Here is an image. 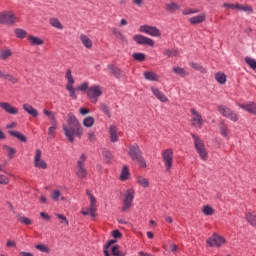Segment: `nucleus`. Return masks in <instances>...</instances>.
Returning <instances> with one entry per match:
<instances>
[{"label":"nucleus","instance_id":"obj_40","mask_svg":"<svg viewBox=\"0 0 256 256\" xmlns=\"http://www.w3.org/2000/svg\"><path fill=\"white\" fill-rule=\"evenodd\" d=\"M85 163H87V154H81L77 160V167H85Z\"/></svg>","mask_w":256,"mask_h":256},{"label":"nucleus","instance_id":"obj_8","mask_svg":"<svg viewBox=\"0 0 256 256\" xmlns=\"http://www.w3.org/2000/svg\"><path fill=\"white\" fill-rule=\"evenodd\" d=\"M100 95H103V88L99 85H94L87 90V96L92 103H97Z\"/></svg>","mask_w":256,"mask_h":256},{"label":"nucleus","instance_id":"obj_28","mask_svg":"<svg viewBox=\"0 0 256 256\" xmlns=\"http://www.w3.org/2000/svg\"><path fill=\"white\" fill-rule=\"evenodd\" d=\"M28 41H29L30 45H33V46H39V45H43V43H45V41H43V39H41L37 36H34V35L28 36Z\"/></svg>","mask_w":256,"mask_h":256},{"label":"nucleus","instance_id":"obj_48","mask_svg":"<svg viewBox=\"0 0 256 256\" xmlns=\"http://www.w3.org/2000/svg\"><path fill=\"white\" fill-rule=\"evenodd\" d=\"M132 57L135 61L142 62V61H145L146 56L144 53H134L132 54Z\"/></svg>","mask_w":256,"mask_h":256},{"label":"nucleus","instance_id":"obj_55","mask_svg":"<svg viewBox=\"0 0 256 256\" xmlns=\"http://www.w3.org/2000/svg\"><path fill=\"white\" fill-rule=\"evenodd\" d=\"M101 111L107 115V117H111V111H109V107L105 104H101Z\"/></svg>","mask_w":256,"mask_h":256},{"label":"nucleus","instance_id":"obj_33","mask_svg":"<svg viewBox=\"0 0 256 256\" xmlns=\"http://www.w3.org/2000/svg\"><path fill=\"white\" fill-rule=\"evenodd\" d=\"M136 183H138V185H140V187H143L144 189H147V187H149V179L143 176H137Z\"/></svg>","mask_w":256,"mask_h":256},{"label":"nucleus","instance_id":"obj_35","mask_svg":"<svg viewBox=\"0 0 256 256\" xmlns=\"http://www.w3.org/2000/svg\"><path fill=\"white\" fill-rule=\"evenodd\" d=\"M82 123L84 127L91 128L95 125V118L93 116H87L83 119Z\"/></svg>","mask_w":256,"mask_h":256},{"label":"nucleus","instance_id":"obj_58","mask_svg":"<svg viewBox=\"0 0 256 256\" xmlns=\"http://www.w3.org/2000/svg\"><path fill=\"white\" fill-rule=\"evenodd\" d=\"M132 3L136 7H143L145 5V0H132Z\"/></svg>","mask_w":256,"mask_h":256},{"label":"nucleus","instance_id":"obj_24","mask_svg":"<svg viewBox=\"0 0 256 256\" xmlns=\"http://www.w3.org/2000/svg\"><path fill=\"white\" fill-rule=\"evenodd\" d=\"M143 76L146 81H159V75L153 71H145L143 72Z\"/></svg>","mask_w":256,"mask_h":256},{"label":"nucleus","instance_id":"obj_32","mask_svg":"<svg viewBox=\"0 0 256 256\" xmlns=\"http://www.w3.org/2000/svg\"><path fill=\"white\" fill-rule=\"evenodd\" d=\"M76 176L78 179H87V168L76 167Z\"/></svg>","mask_w":256,"mask_h":256},{"label":"nucleus","instance_id":"obj_17","mask_svg":"<svg viewBox=\"0 0 256 256\" xmlns=\"http://www.w3.org/2000/svg\"><path fill=\"white\" fill-rule=\"evenodd\" d=\"M240 109L247 111V113H251V115H256V103L248 102L246 104H238Z\"/></svg>","mask_w":256,"mask_h":256},{"label":"nucleus","instance_id":"obj_36","mask_svg":"<svg viewBox=\"0 0 256 256\" xmlns=\"http://www.w3.org/2000/svg\"><path fill=\"white\" fill-rule=\"evenodd\" d=\"M172 70L173 73H175L176 75H180V77H185L186 75H188L187 71H185V68H181L179 66H174Z\"/></svg>","mask_w":256,"mask_h":256},{"label":"nucleus","instance_id":"obj_46","mask_svg":"<svg viewBox=\"0 0 256 256\" xmlns=\"http://www.w3.org/2000/svg\"><path fill=\"white\" fill-rule=\"evenodd\" d=\"M56 129H57V124L52 125L51 127L48 128L49 139H55Z\"/></svg>","mask_w":256,"mask_h":256},{"label":"nucleus","instance_id":"obj_63","mask_svg":"<svg viewBox=\"0 0 256 256\" xmlns=\"http://www.w3.org/2000/svg\"><path fill=\"white\" fill-rule=\"evenodd\" d=\"M6 247H17V243L11 239H8L6 242Z\"/></svg>","mask_w":256,"mask_h":256},{"label":"nucleus","instance_id":"obj_60","mask_svg":"<svg viewBox=\"0 0 256 256\" xmlns=\"http://www.w3.org/2000/svg\"><path fill=\"white\" fill-rule=\"evenodd\" d=\"M79 113L80 115H89V113H91V110L89 108L82 107L79 109Z\"/></svg>","mask_w":256,"mask_h":256},{"label":"nucleus","instance_id":"obj_39","mask_svg":"<svg viewBox=\"0 0 256 256\" xmlns=\"http://www.w3.org/2000/svg\"><path fill=\"white\" fill-rule=\"evenodd\" d=\"M127 179H129V168L127 166H123L120 174V181H127Z\"/></svg>","mask_w":256,"mask_h":256},{"label":"nucleus","instance_id":"obj_19","mask_svg":"<svg viewBox=\"0 0 256 256\" xmlns=\"http://www.w3.org/2000/svg\"><path fill=\"white\" fill-rule=\"evenodd\" d=\"M0 79H4V81H9V83H12V85H16V83H19V80L15 76L1 70H0Z\"/></svg>","mask_w":256,"mask_h":256},{"label":"nucleus","instance_id":"obj_45","mask_svg":"<svg viewBox=\"0 0 256 256\" xmlns=\"http://www.w3.org/2000/svg\"><path fill=\"white\" fill-rule=\"evenodd\" d=\"M202 213L209 216V215H213V213H215V210L213 209V207L206 205L202 207Z\"/></svg>","mask_w":256,"mask_h":256},{"label":"nucleus","instance_id":"obj_27","mask_svg":"<svg viewBox=\"0 0 256 256\" xmlns=\"http://www.w3.org/2000/svg\"><path fill=\"white\" fill-rule=\"evenodd\" d=\"M90 211H91V217L92 219H95V212L97 211V200L95 199V196L90 195Z\"/></svg>","mask_w":256,"mask_h":256},{"label":"nucleus","instance_id":"obj_6","mask_svg":"<svg viewBox=\"0 0 256 256\" xmlns=\"http://www.w3.org/2000/svg\"><path fill=\"white\" fill-rule=\"evenodd\" d=\"M0 23L3 25H15L17 23V15L11 11L0 12Z\"/></svg>","mask_w":256,"mask_h":256},{"label":"nucleus","instance_id":"obj_50","mask_svg":"<svg viewBox=\"0 0 256 256\" xmlns=\"http://www.w3.org/2000/svg\"><path fill=\"white\" fill-rule=\"evenodd\" d=\"M245 61H246L247 65H249V67H251V69H253V70L256 69V61H255V59H253L251 57H246Z\"/></svg>","mask_w":256,"mask_h":256},{"label":"nucleus","instance_id":"obj_12","mask_svg":"<svg viewBox=\"0 0 256 256\" xmlns=\"http://www.w3.org/2000/svg\"><path fill=\"white\" fill-rule=\"evenodd\" d=\"M190 113L192 115V126L201 129L204 123L203 117L197 112V110H195V108H192Z\"/></svg>","mask_w":256,"mask_h":256},{"label":"nucleus","instance_id":"obj_15","mask_svg":"<svg viewBox=\"0 0 256 256\" xmlns=\"http://www.w3.org/2000/svg\"><path fill=\"white\" fill-rule=\"evenodd\" d=\"M164 9L166 13L175 14L181 11V5L177 4V2H168L164 5Z\"/></svg>","mask_w":256,"mask_h":256},{"label":"nucleus","instance_id":"obj_49","mask_svg":"<svg viewBox=\"0 0 256 256\" xmlns=\"http://www.w3.org/2000/svg\"><path fill=\"white\" fill-rule=\"evenodd\" d=\"M18 221L22 223L23 225H33V221H31L29 218L26 216H20L18 218Z\"/></svg>","mask_w":256,"mask_h":256},{"label":"nucleus","instance_id":"obj_4","mask_svg":"<svg viewBox=\"0 0 256 256\" xmlns=\"http://www.w3.org/2000/svg\"><path fill=\"white\" fill-rule=\"evenodd\" d=\"M219 114L224 116L226 119H229L230 121H233V123H237L239 121V115L235 113L231 108L225 106V105H219L217 107Z\"/></svg>","mask_w":256,"mask_h":256},{"label":"nucleus","instance_id":"obj_56","mask_svg":"<svg viewBox=\"0 0 256 256\" xmlns=\"http://www.w3.org/2000/svg\"><path fill=\"white\" fill-rule=\"evenodd\" d=\"M0 185H9V177L0 175Z\"/></svg>","mask_w":256,"mask_h":256},{"label":"nucleus","instance_id":"obj_41","mask_svg":"<svg viewBox=\"0 0 256 256\" xmlns=\"http://www.w3.org/2000/svg\"><path fill=\"white\" fill-rule=\"evenodd\" d=\"M15 35L18 39H25L27 37V31L21 28L15 29Z\"/></svg>","mask_w":256,"mask_h":256},{"label":"nucleus","instance_id":"obj_7","mask_svg":"<svg viewBox=\"0 0 256 256\" xmlns=\"http://www.w3.org/2000/svg\"><path fill=\"white\" fill-rule=\"evenodd\" d=\"M65 78L67 79L66 89L69 91L71 99H77V94L75 93L76 90L75 87H73V85H75V79H73L71 69L66 71Z\"/></svg>","mask_w":256,"mask_h":256},{"label":"nucleus","instance_id":"obj_1","mask_svg":"<svg viewBox=\"0 0 256 256\" xmlns=\"http://www.w3.org/2000/svg\"><path fill=\"white\" fill-rule=\"evenodd\" d=\"M62 129L69 143H74L75 137L79 139L83 137V126H81V122L73 114H68L67 125L64 124Z\"/></svg>","mask_w":256,"mask_h":256},{"label":"nucleus","instance_id":"obj_47","mask_svg":"<svg viewBox=\"0 0 256 256\" xmlns=\"http://www.w3.org/2000/svg\"><path fill=\"white\" fill-rule=\"evenodd\" d=\"M164 55H166L167 57H177V55H179V52L175 49H166L164 51Z\"/></svg>","mask_w":256,"mask_h":256},{"label":"nucleus","instance_id":"obj_9","mask_svg":"<svg viewBox=\"0 0 256 256\" xmlns=\"http://www.w3.org/2000/svg\"><path fill=\"white\" fill-rule=\"evenodd\" d=\"M133 199H135V192L133 190H127L123 198L122 211L124 213L131 209V205H133Z\"/></svg>","mask_w":256,"mask_h":256},{"label":"nucleus","instance_id":"obj_43","mask_svg":"<svg viewBox=\"0 0 256 256\" xmlns=\"http://www.w3.org/2000/svg\"><path fill=\"white\" fill-rule=\"evenodd\" d=\"M112 33L117 37V39H121V41H125V35L118 28H112Z\"/></svg>","mask_w":256,"mask_h":256},{"label":"nucleus","instance_id":"obj_61","mask_svg":"<svg viewBox=\"0 0 256 256\" xmlns=\"http://www.w3.org/2000/svg\"><path fill=\"white\" fill-rule=\"evenodd\" d=\"M56 217L58 219H60L61 221H63L64 223H66L67 225H69V220H67V217L63 214H56Z\"/></svg>","mask_w":256,"mask_h":256},{"label":"nucleus","instance_id":"obj_57","mask_svg":"<svg viewBox=\"0 0 256 256\" xmlns=\"http://www.w3.org/2000/svg\"><path fill=\"white\" fill-rule=\"evenodd\" d=\"M89 89V83L84 82L78 86L77 91H87Z\"/></svg>","mask_w":256,"mask_h":256},{"label":"nucleus","instance_id":"obj_14","mask_svg":"<svg viewBox=\"0 0 256 256\" xmlns=\"http://www.w3.org/2000/svg\"><path fill=\"white\" fill-rule=\"evenodd\" d=\"M41 149H37L34 156V167L38 169H47V162L41 159Z\"/></svg>","mask_w":256,"mask_h":256},{"label":"nucleus","instance_id":"obj_42","mask_svg":"<svg viewBox=\"0 0 256 256\" xmlns=\"http://www.w3.org/2000/svg\"><path fill=\"white\" fill-rule=\"evenodd\" d=\"M190 67H192V69H195L196 71H200V73H207V69H205L203 66L195 62L190 63Z\"/></svg>","mask_w":256,"mask_h":256},{"label":"nucleus","instance_id":"obj_59","mask_svg":"<svg viewBox=\"0 0 256 256\" xmlns=\"http://www.w3.org/2000/svg\"><path fill=\"white\" fill-rule=\"evenodd\" d=\"M112 237H114V239H121L123 234H121L119 230H114L112 231Z\"/></svg>","mask_w":256,"mask_h":256},{"label":"nucleus","instance_id":"obj_21","mask_svg":"<svg viewBox=\"0 0 256 256\" xmlns=\"http://www.w3.org/2000/svg\"><path fill=\"white\" fill-rule=\"evenodd\" d=\"M109 135L111 143H117V141H119V135L117 134V126L111 125L109 127Z\"/></svg>","mask_w":256,"mask_h":256},{"label":"nucleus","instance_id":"obj_37","mask_svg":"<svg viewBox=\"0 0 256 256\" xmlns=\"http://www.w3.org/2000/svg\"><path fill=\"white\" fill-rule=\"evenodd\" d=\"M236 9L238 11H244V12H248V13H253V7L247 5V4H237Z\"/></svg>","mask_w":256,"mask_h":256},{"label":"nucleus","instance_id":"obj_3","mask_svg":"<svg viewBox=\"0 0 256 256\" xmlns=\"http://www.w3.org/2000/svg\"><path fill=\"white\" fill-rule=\"evenodd\" d=\"M192 137L194 139V147L202 161H207V149L205 148V144L202 142L201 139H199V136L192 134Z\"/></svg>","mask_w":256,"mask_h":256},{"label":"nucleus","instance_id":"obj_53","mask_svg":"<svg viewBox=\"0 0 256 256\" xmlns=\"http://www.w3.org/2000/svg\"><path fill=\"white\" fill-rule=\"evenodd\" d=\"M103 157H105L106 161L109 163V161H111V159H113V154L109 150H104Z\"/></svg>","mask_w":256,"mask_h":256},{"label":"nucleus","instance_id":"obj_64","mask_svg":"<svg viewBox=\"0 0 256 256\" xmlns=\"http://www.w3.org/2000/svg\"><path fill=\"white\" fill-rule=\"evenodd\" d=\"M222 7H228V9L237 10V4H228V3H224V4L222 5Z\"/></svg>","mask_w":256,"mask_h":256},{"label":"nucleus","instance_id":"obj_16","mask_svg":"<svg viewBox=\"0 0 256 256\" xmlns=\"http://www.w3.org/2000/svg\"><path fill=\"white\" fill-rule=\"evenodd\" d=\"M0 107L6 111V113H9V115H17V113H19V109L9 104V102H0Z\"/></svg>","mask_w":256,"mask_h":256},{"label":"nucleus","instance_id":"obj_22","mask_svg":"<svg viewBox=\"0 0 256 256\" xmlns=\"http://www.w3.org/2000/svg\"><path fill=\"white\" fill-rule=\"evenodd\" d=\"M23 109L26 111V113H28V115H31V117H39V112L37 109L30 104H23Z\"/></svg>","mask_w":256,"mask_h":256},{"label":"nucleus","instance_id":"obj_30","mask_svg":"<svg viewBox=\"0 0 256 256\" xmlns=\"http://www.w3.org/2000/svg\"><path fill=\"white\" fill-rule=\"evenodd\" d=\"M49 23L51 27H54L55 29H59L60 31L63 30V24H61V21H59V18L52 17L49 19Z\"/></svg>","mask_w":256,"mask_h":256},{"label":"nucleus","instance_id":"obj_2","mask_svg":"<svg viewBox=\"0 0 256 256\" xmlns=\"http://www.w3.org/2000/svg\"><path fill=\"white\" fill-rule=\"evenodd\" d=\"M128 155L132 159V161H134V163L139 165V167H147L145 158H143V152H141V148H139L138 144H134L129 147Z\"/></svg>","mask_w":256,"mask_h":256},{"label":"nucleus","instance_id":"obj_18","mask_svg":"<svg viewBox=\"0 0 256 256\" xmlns=\"http://www.w3.org/2000/svg\"><path fill=\"white\" fill-rule=\"evenodd\" d=\"M151 91H152L154 97H156V99H158V101H161V103H167V101H169V99L157 87L152 86Z\"/></svg>","mask_w":256,"mask_h":256},{"label":"nucleus","instance_id":"obj_11","mask_svg":"<svg viewBox=\"0 0 256 256\" xmlns=\"http://www.w3.org/2000/svg\"><path fill=\"white\" fill-rule=\"evenodd\" d=\"M133 40L138 43V45H148V47H154L155 41L149 37L143 36L141 34H135Z\"/></svg>","mask_w":256,"mask_h":256},{"label":"nucleus","instance_id":"obj_26","mask_svg":"<svg viewBox=\"0 0 256 256\" xmlns=\"http://www.w3.org/2000/svg\"><path fill=\"white\" fill-rule=\"evenodd\" d=\"M108 70L110 71L111 75H114V77H123V71L120 68H117L113 66V64L108 65Z\"/></svg>","mask_w":256,"mask_h":256},{"label":"nucleus","instance_id":"obj_29","mask_svg":"<svg viewBox=\"0 0 256 256\" xmlns=\"http://www.w3.org/2000/svg\"><path fill=\"white\" fill-rule=\"evenodd\" d=\"M80 41L82 45L86 47V49H91V47H93V41H91L90 38H88L85 34L80 35Z\"/></svg>","mask_w":256,"mask_h":256},{"label":"nucleus","instance_id":"obj_51","mask_svg":"<svg viewBox=\"0 0 256 256\" xmlns=\"http://www.w3.org/2000/svg\"><path fill=\"white\" fill-rule=\"evenodd\" d=\"M112 255H114V256H125V252L119 251V246H112Z\"/></svg>","mask_w":256,"mask_h":256},{"label":"nucleus","instance_id":"obj_34","mask_svg":"<svg viewBox=\"0 0 256 256\" xmlns=\"http://www.w3.org/2000/svg\"><path fill=\"white\" fill-rule=\"evenodd\" d=\"M215 79L220 85H225V83H227V76L223 72H217L215 74Z\"/></svg>","mask_w":256,"mask_h":256},{"label":"nucleus","instance_id":"obj_52","mask_svg":"<svg viewBox=\"0 0 256 256\" xmlns=\"http://www.w3.org/2000/svg\"><path fill=\"white\" fill-rule=\"evenodd\" d=\"M35 248L42 253H49V247H47L46 245L38 244L35 246Z\"/></svg>","mask_w":256,"mask_h":256},{"label":"nucleus","instance_id":"obj_5","mask_svg":"<svg viewBox=\"0 0 256 256\" xmlns=\"http://www.w3.org/2000/svg\"><path fill=\"white\" fill-rule=\"evenodd\" d=\"M162 161L165 165L166 173H169L173 167V149L169 148L162 152Z\"/></svg>","mask_w":256,"mask_h":256},{"label":"nucleus","instance_id":"obj_23","mask_svg":"<svg viewBox=\"0 0 256 256\" xmlns=\"http://www.w3.org/2000/svg\"><path fill=\"white\" fill-rule=\"evenodd\" d=\"M245 219L249 225L256 227V213L255 212H246Z\"/></svg>","mask_w":256,"mask_h":256},{"label":"nucleus","instance_id":"obj_10","mask_svg":"<svg viewBox=\"0 0 256 256\" xmlns=\"http://www.w3.org/2000/svg\"><path fill=\"white\" fill-rule=\"evenodd\" d=\"M140 33L150 35V37H161V30L155 26L142 25L139 27Z\"/></svg>","mask_w":256,"mask_h":256},{"label":"nucleus","instance_id":"obj_54","mask_svg":"<svg viewBox=\"0 0 256 256\" xmlns=\"http://www.w3.org/2000/svg\"><path fill=\"white\" fill-rule=\"evenodd\" d=\"M59 197H61V191L54 190L51 194V199H53L54 201H59Z\"/></svg>","mask_w":256,"mask_h":256},{"label":"nucleus","instance_id":"obj_38","mask_svg":"<svg viewBox=\"0 0 256 256\" xmlns=\"http://www.w3.org/2000/svg\"><path fill=\"white\" fill-rule=\"evenodd\" d=\"M12 55H13V52H11V50H9V49H5V50L0 51V59L2 61H5V60L9 59V57H11Z\"/></svg>","mask_w":256,"mask_h":256},{"label":"nucleus","instance_id":"obj_13","mask_svg":"<svg viewBox=\"0 0 256 256\" xmlns=\"http://www.w3.org/2000/svg\"><path fill=\"white\" fill-rule=\"evenodd\" d=\"M225 243V238L222 236H219L217 234H214L207 240V244L209 247H221Z\"/></svg>","mask_w":256,"mask_h":256},{"label":"nucleus","instance_id":"obj_62","mask_svg":"<svg viewBox=\"0 0 256 256\" xmlns=\"http://www.w3.org/2000/svg\"><path fill=\"white\" fill-rule=\"evenodd\" d=\"M17 153V150L15 148H8V157L9 159H13V156Z\"/></svg>","mask_w":256,"mask_h":256},{"label":"nucleus","instance_id":"obj_25","mask_svg":"<svg viewBox=\"0 0 256 256\" xmlns=\"http://www.w3.org/2000/svg\"><path fill=\"white\" fill-rule=\"evenodd\" d=\"M8 133L9 135H11V137H15V139H18V141H21L22 143H27V137L21 132L10 130Z\"/></svg>","mask_w":256,"mask_h":256},{"label":"nucleus","instance_id":"obj_31","mask_svg":"<svg viewBox=\"0 0 256 256\" xmlns=\"http://www.w3.org/2000/svg\"><path fill=\"white\" fill-rule=\"evenodd\" d=\"M219 129H220V135H222V137H229V126H227V124H225V122H221L219 124Z\"/></svg>","mask_w":256,"mask_h":256},{"label":"nucleus","instance_id":"obj_20","mask_svg":"<svg viewBox=\"0 0 256 256\" xmlns=\"http://www.w3.org/2000/svg\"><path fill=\"white\" fill-rule=\"evenodd\" d=\"M206 19L207 15L205 13H201L197 16L189 18V23H191V25H199V23H205Z\"/></svg>","mask_w":256,"mask_h":256},{"label":"nucleus","instance_id":"obj_44","mask_svg":"<svg viewBox=\"0 0 256 256\" xmlns=\"http://www.w3.org/2000/svg\"><path fill=\"white\" fill-rule=\"evenodd\" d=\"M197 13H199V9H197V8H185L182 11L183 15H195Z\"/></svg>","mask_w":256,"mask_h":256}]
</instances>
